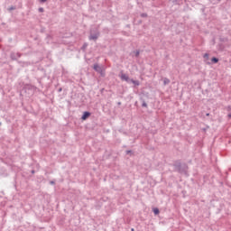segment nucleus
Masks as SVG:
<instances>
[{"label":"nucleus","mask_w":231,"mask_h":231,"mask_svg":"<svg viewBox=\"0 0 231 231\" xmlns=\"http://www.w3.org/2000/svg\"><path fill=\"white\" fill-rule=\"evenodd\" d=\"M50 183H51V185H55V181H53V180H51Z\"/></svg>","instance_id":"16"},{"label":"nucleus","mask_w":231,"mask_h":231,"mask_svg":"<svg viewBox=\"0 0 231 231\" xmlns=\"http://www.w3.org/2000/svg\"><path fill=\"white\" fill-rule=\"evenodd\" d=\"M206 116H210V114H207Z\"/></svg>","instance_id":"19"},{"label":"nucleus","mask_w":231,"mask_h":231,"mask_svg":"<svg viewBox=\"0 0 231 231\" xmlns=\"http://www.w3.org/2000/svg\"><path fill=\"white\" fill-rule=\"evenodd\" d=\"M142 107H147V103H145V101H143Z\"/></svg>","instance_id":"11"},{"label":"nucleus","mask_w":231,"mask_h":231,"mask_svg":"<svg viewBox=\"0 0 231 231\" xmlns=\"http://www.w3.org/2000/svg\"><path fill=\"white\" fill-rule=\"evenodd\" d=\"M95 71H97V73H100L102 76H104V70L102 69V67L98 66V64L94 65Z\"/></svg>","instance_id":"2"},{"label":"nucleus","mask_w":231,"mask_h":231,"mask_svg":"<svg viewBox=\"0 0 231 231\" xmlns=\"http://www.w3.org/2000/svg\"><path fill=\"white\" fill-rule=\"evenodd\" d=\"M140 56V51H135V57H139Z\"/></svg>","instance_id":"12"},{"label":"nucleus","mask_w":231,"mask_h":231,"mask_svg":"<svg viewBox=\"0 0 231 231\" xmlns=\"http://www.w3.org/2000/svg\"><path fill=\"white\" fill-rule=\"evenodd\" d=\"M130 82H132V84H134V86H140V81L138 80L130 79Z\"/></svg>","instance_id":"8"},{"label":"nucleus","mask_w":231,"mask_h":231,"mask_svg":"<svg viewBox=\"0 0 231 231\" xmlns=\"http://www.w3.org/2000/svg\"><path fill=\"white\" fill-rule=\"evenodd\" d=\"M153 214H155V216H158V214H160V209H158V208H153Z\"/></svg>","instance_id":"10"},{"label":"nucleus","mask_w":231,"mask_h":231,"mask_svg":"<svg viewBox=\"0 0 231 231\" xmlns=\"http://www.w3.org/2000/svg\"><path fill=\"white\" fill-rule=\"evenodd\" d=\"M228 116V118H231V114H228V116Z\"/></svg>","instance_id":"18"},{"label":"nucleus","mask_w":231,"mask_h":231,"mask_svg":"<svg viewBox=\"0 0 231 231\" xmlns=\"http://www.w3.org/2000/svg\"><path fill=\"white\" fill-rule=\"evenodd\" d=\"M228 109H229V110L231 109L230 106L228 107Z\"/></svg>","instance_id":"21"},{"label":"nucleus","mask_w":231,"mask_h":231,"mask_svg":"<svg viewBox=\"0 0 231 231\" xmlns=\"http://www.w3.org/2000/svg\"><path fill=\"white\" fill-rule=\"evenodd\" d=\"M141 17H147V14H145V13L142 14Z\"/></svg>","instance_id":"14"},{"label":"nucleus","mask_w":231,"mask_h":231,"mask_svg":"<svg viewBox=\"0 0 231 231\" xmlns=\"http://www.w3.org/2000/svg\"><path fill=\"white\" fill-rule=\"evenodd\" d=\"M203 58H204V62H206V64H210L208 53H205L203 55Z\"/></svg>","instance_id":"4"},{"label":"nucleus","mask_w":231,"mask_h":231,"mask_svg":"<svg viewBox=\"0 0 231 231\" xmlns=\"http://www.w3.org/2000/svg\"><path fill=\"white\" fill-rule=\"evenodd\" d=\"M89 116H91V113L89 112H84L83 116H82V120H87L88 118H89Z\"/></svg>","instance_id":"6"},{"label":"nucleus","mask_w":231,"mask_h":231,"mask_svg":"<svg viewBox=\"0 0 231 231\" xmlns=\"http://www.w3.org/2000/svg\"><path fill=\"white\" fill-rule=\"evenodd\" d=\"M211 61L214 62V64H217V62H219V59L217 58H212Z\"/></svg>","instance_id":"9"},{"label":"nucleus","mask_w":231,"mask_h":231,"mask_svg":"<svg viewBox=\"0 0 231 231\" xmlns=\"http://www.w3.org/2000/svg\"><path fill=\"white\" fill-rule=\"evenodd\" d=\"M98 37H100V32H97L94 34H90L88 39L89 41H97Z\"/></svg>","instance_id":"1"},{"label":"nucleus","mask_w":231,"mask_h":231,"mask_svg":"<svg viewBox=\"0 0 231 231\" xmlns=\"http://www.w3.org/2000/svg\"><path fill=\"white\" fill-rule=\"evenodd\" d=\"M19 57H21V54H19V53H12L11 54V59L13 60H17V59H19Z\"/></svg>","instance_id":"5"},{"label":"nucleus","mask_w":231,"mask_h":231,"mask_svg":"<svg viewBox=\"0 0 231 231\" xmlns=\"http://www.w3.org/2000/svg\"><path fill=\"white\" fill-rule=\"evenodd\" d=\"M168 84H171V79H167V78H164L163 79V85L164 86H167Z\"/></svg>","instance_id":"7"},{"label":"nucleus","mask_w":231,"mask_h":231,"mask_svg":"<svg viewBox=\"0 0 231 231\" xmlns=\"http://www.w3.org/2000/svg\"><path fill=\"white\" fill-rule=\"evenodd\" d=\"M120 79L121 80H125V82H131V79H129V76L125 73L121 74Z\"/></svg>","instance_id":"3"},{"label":"nucleus","mask_w":231,"mask_h":231,"mask_svg":"<svg viewBox=\"0 0 231 231\" xmlns=\"http://www.w3.org/2000/svg\"><path fill=\"white\" fill-rule=\"evenodd\" d=\"M86 48H88V44H87V43H85V44L83 45V50H86Z\"/></svg>","instance_id":"15"},{"label":"nucleus","mask_w":231,"mask_h":231,"mask_svg":"<svg viewBox=\"0 0 231 231\" xmlns=\"http://www.w3.org/2000/svg\"><path fill=\"white\" fill-rule=\"evenodd\" d=\"M132 231H134V228H132Z\"/></svg>","instance_id":"20"},{"label":"nucleus","mask_w":231,"mask_h":231,"mask_svg":"<svg viewBox=\"0 0 231 231\" xmlns=\"http://www.w3.org/2000/svg\"><path fill=\"white\" fill-rule=\"evenodd\" d=\"M39 12H41V13L44 12V8L40 7V8H39Z\"/></svg>","instance_id":"13"},{"label":"nucleus","mask_w":231,"mask_h":231,"mask_svg":"<svg viewBox=\"0 0 231 231\" xmlns=\"http://www.w3.org/2000/svg\"><path fill=\"white\" fill-rule=\"evenodd\" d=\"M41 1V3H46V1H48V0H40Z\"/></svg>","instance_id":"17"}]
</instances>
